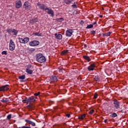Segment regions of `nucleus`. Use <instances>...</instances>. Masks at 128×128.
Instances as JSON below:
<instances>
[{"mask_svg": "<svg viewBox=\"0 0 128 128\" xmlns=\"http://www.w3.org/2000/svg\"><path fill=\"white\" fill-rule=\"evenodd\" d=\"M32 34L35 36H42V33H40V32L36 33L34 32Z\"/></svg>", "mask_w": 128, "mask_h": 128, "instance_id": "nucleus-20", "label": "nucleus"}, {"mask_svg": "<svg viewBox=\"0 0 128 128\" xmlns=\"http://www.w3.org/2000/svg\"><path fill=\"white\" fill-rule=\"evenodd\" d=\"M36 22H38V18H35L30 20L31 24H34V23Z\"/></svg>", "mask_w": 128, "mask_h": 128, "instance_id": "nucleus-25", "label": "nucleus"}, {"mask_svg": "<svg viewBox=\"0 0 128 128\" xmlns=\"http://www.w3.org/2000/svg\"><path fill=\"white\" fill-rule=\"evenodd\" d=\"M27 108L29 110H32V106L28 105L27 106Z\"/></svg>", "mask_w": 128, "mask_h": 128, "instance_id": "nucleus-36", "label": "nucleus"}, {"mask_svg": "<svg viewBox=\"0 0 128 128\" xmlns=\"http://www.w3.org/2000/svg\"><path fill=\"white\" fill-rule=\"evenodd\" d=\"M56 22H64V18H57L56 19Z\"/></svg>", "mask_w": 128, "mask_h": 128, "instance_id": "nucleus-23", "label": "nucleus"}, {"mask_svg": "<svg viewBox=\"0 0 128 128\" xmlns=\"http://www.w3.org/2000/svg\"><path fill=\"white\" fill-rule=\"evenodd\" d=\"M59 72H62V68L59 69Z\"/></svg>", "mask_w": 128, "mask_h": 128, "instance_id": "nucleus-47", "label": "nucleus"}, {"mask_svg": "<svg viewBox=\"0 0 128 128\" xmlns=\"http://www.w3.org/2000/svg\"><path fill=\"white\" fill-rule=\"evenodd\" d=\"M66 116L67 118H70V114H66Z\"/></svg>", "mask_w": 128, "mask_h": 128, "instance_id": "nucleus-42", "label": "nucleus"}, {"mask_svg": "<svg viewBox=\"0 0 128 128\" xmlns=\"http://www.w3.org/2000/svg\"><path fill=\"white\" fill-rule=\"evenodd\" d=\"M25 122H26V124H30L31 126H36V123L30 120H29L28 119H26L25 120Z\"/></svg>", "mask_w": 128, "mask_h": 128, "instance_id": "nucleus-13", "label": "nucleus"}, {"mask_svg": "<svg viewBox=\"0 0 128 128\" xmlns=\"http://www.w3.org/2000/svg\"><path fill=\"white\" fill-rule=\"evenodd\" d=\"M22 102H23V104H28V98H26L24 100H22Z\"/></svg>", "mask_w": 128, "mask_h": 128, "instance_id": "nucleus-29", "label": "nucleus"}, {"mask_svg": "<svg viewBox=\"0 0 128 128\" xmlns=\"http://www.w3.org/2000/svg\"><path fill=\"white\" fill-rule=\"evenodd\" d=\"M120 112H122V114H124V110H120Z\"/></svg>", "mask_w": 128, "mask_h": 128, "instance_id": "nucleus-44", "label": "nucleus"}, {"mask_svg": "<svg viewBox=\"0 0 128 128\" xmlns=\"http://www.w3.org/2000/svg\"><path fill=\"white\" fill-rule=\"evenodd\" d=\"M96 67V64H91L90 66L88 67V70L89 72L94 70V68Z\"/></svg>", "mask_w": 128, "mask_h": 128, "instance_id": "nucleus-14", "label": "nucleus"}, {"mask_svg": "<svg viewBox=\"0 0 128 128\" xmlns=\"http://www.w3.org/2000/svg\"><path fill=\"white\" fill-rule=\"evenodd\" d=\"M23 8H24L26 10H32V6L28 2H24L23 5Z\"/></svg>", "mask_w": 128, "mask_h": 128, "instance_id": "nucleus-6", "label": "nucleus"}, {"mask_svg": "<svg viewBox=\"0 0 128 128\" xmlns=\"http://www.w3.org/2000/svg\"><path fill=\"white\" fill-rule=\"evenodd\" d=\"M22 6V2L20 0H17L16 2V8H20Z\"/></svg>", "mask_w": 128, "mask_h": 128, "instance_id": "nucleus-15", "label": "nucleus"}, {"mask_svg": "<svg viewBox=\"0 0 128 128\" xmlns=\"http://www.w3.org/2000/svg\"><path fill=\"white\" fill-rule=\"evenodd\" d=\"M8 52L6 51H3L2 52V54H7Z\"/></svg>", "mask_w": 128, "mask_h": 128, "instance_id": "nucleus-41", "label": "nucleus"}, {"mask_svg": "<svg viewBox=\"0 0 128 128\" xmlns=\"http://www.w3.org/2000/svg\"><path fill=\"white\" fill-rule=\"evenodd\" d=\"M87 47H88V46L86 45V44H84V48H86Z\"/></svg>", "mask_w": 128, "mask_h": 128, "instance_id": "nucleus-43", "label": "nucleus"}, {"mask_svg": "<svg viewBox=\"0 0 128 128\" xmlns=\"http://www.w3.org/2000/svg\"><path fill=\"white\" fill-rule=\"evenodd\" d=\"M19 80H24L26 78V75H22L18 76Z\"/></svg>", "mask_w": 128, "mask_h": 128, "instance_id": "nucleus-31", "label": "nucleus"}, {"mask_svg": "<svg viewBox=\"0 0 128 128\" xmlns=\"http://www.w3.org/2000/svg\"><path fill=\"white\" fill-rule=\"evenodd\" d=\"M8 100H9L8 98H6L5 100L4 99H2L1 100V102H8Z\"/></svg>", "mask_w": 128, "mask_h": 128, "instance_id": "nucleus-30", "label": "nucleus"}, {"mask_svg": "<svg viewBox=\"0 0 128 128\" xmlns=\"http://www.w3.org/2000/svg\"><path fill=\"white\" fill-rule=\"evenodd\" d=\"M44 12H46L48 14H50L52 18H54V10L52 8L46 7V9H45Z\"/></svg>", "mask_w": 128, "mask_h": 128, "instance_id": "nucleus-2", "label": "nucleus"}, {"mask_svg": "<svg viewBox=\"0 0 128 128\" xmlns=\"http://www.w3.org/2000/svg\"><path fill=\"white\" fill-rule=\"evenodd\" d=\"M18 40L20 44H27V42H28V41L30 40V38H25L24 39L22 38H19Z\"/></svg>", "mask_w": 128, "mask_h": 128, "instance_id": "nucleus-8", "label": "nucleus"}, {"mask_svg": "<svg viewBox=\"0 0 128 128\" xmlns=\"http://www.w3.org/2000/svg\"><path fill=\"white\" fill-rule=\"evenodd\" d=\"M82 58L84 60H86L87 62H90V60H90V56H83Z\"/></svg>", "mask_w": 128, "mask_h": 128, "instance_id": "nucleus-18", "label": "nucleus"}, {"mask_svg": "<svg viewBox=\"0 0 128 128\" xmlns=\"http://www.w3.org/2000/svg\"><path fill=\"white\" fill-rule=\"evenodd\" d=\"M104 122H105V124H106V122H108V120H104Z\"/></svg>", "mask_w": 128, "mask_h": 128, "instance_id": "nucleus-45", "label": "nucleus"}, {"mask_svg": "<svg viewBox=\"0 0 128 128\" xmlns=\"http://www.w3.org/2000/svg\"><path fill=\"white\" fill-rule=\"evenodd\" d=\"M37 6L40 10H45L48 7L44 4H41L40 3L37 4Z\"/></svg>", "mask_w": 128, "mask_h": 128, "instance_id": "nucleus-11", "label": "nucleus"}, {"mask_svg": "<svg viewBox=\"0 0 128 128\" xmlns=\"http://www.w3.org/2000/svg\"><path fill=\"white\" fill-rule=\"evenodd\" d=\"M74 34V30L72 29H69L66 31V36L70 37L71 36H72Z\"/></svg>", "mask_w": 128, "mask_h": 128, "instance_id": "nucleus-12", "label": "nucleus"}, {"mask_svg": "<svg viewBox=\"0 0 128 128\" xmlns=\"http://www.w3.org/2000/svg\"><path fill=\"white\" fill-rule=\"evenodd\" d=\"M81 22H84V20H81Z\"/></svg>", "mask_w": 128, "mask_h": 128, "instance_id": "nucleus-49", "label": "nucleus"}, {"mask_svg": "<svg viewBox=\"0 0 128 128\" xmlns=\"http://www.w3.org/2000/svg\"><path fill=\"white\" fill-rule=\"evenodd\" d=\"M58 80V77L56 76H52L50 78V81L52 82H56Z\"/></svg>", "mask_w": 128, "mask_h": 128, "instance_id": "nucleus-16", "label": "nucleus"}, {"mask_svg": "<svg viewBox=\"0 0 128 128\" xmlns=\"http://www.w3.org/2000/svg\"><path fill=\"white\" fill-rule=\"evenodd\" d=\"M94 80H96V82H98V80H100V78L98 77V75L94 76Z\"/></svg>", "mask_w": 128, "mask_h": 128, "instance_id": "nucleus-27", "label": "nucleus"}, {"mask_svg": "<svg viewBox=\"0 0 128 128\" xmlns=\"http://www.w3.org/2000/svg\"><path fill=\"white\" fill-rule=\"evenodd\" d=\"M72 0H66L65 1V4H72Z\"/></svg>", "mask_w": 128, "mask_h": 128, "instance_id": "nucleus-28", "label": "nucleus"}, {"mask_svg": "<svg viewBox=\"0 0 128 128\" xmlns=\"http://www.w3.org/2000/svg\"><path fill=\"white\" fill-rule=\"evenodd\" d=\"M72 8H78V6H76V3H74L72 6Z\"/></svg>", "mask_w": 128, "mask_h": 128, "instance_id": "nucleus-33", "label": "nucleus"}, {"mask_svg": "<svg viewBox=\"0 0 128 128\" xmlns=\"http://www.w3.org/2000/svg\"><path fill=\"white\" fill-rule=\"evenodd\" d=\"M110 34H112V32H109L107 33H105V34H104L102 33V35L103 36H110Z\"/></svg>", "mask_w": 128, "mask_h": 128, "instance_id": "nucleus-21", "label": "nucleus"}, {"mask_svg": "<svg viewBox=\"0 0 128 128\" xmlns=\"http://www.w3.org/2000/svg\"><path fill=\"white\" fill-rule=\"evenodd\" d=\"M94 110H91L90 111L88 112L89 114H94Z\"/></svg>", "mask_w": 128, "mask_h": 128, "instance_id": "nucleus-37", "label": "nucleus"}, {"mask_svg": "<svg viewBox=\"0 0 128 128\" xmlns=\"http://www.w3.org/2000/svg\"><path fill=\"white\" fill-rule=\"evenodd\" d=\"M113 104H114V108H115L116 110H118V108H120V102L116 99H114Z\"/></svg>", "mask_w": 128, "mask_h": 128, "instance_id": "nucleus-3", "label": "nucleus"}, {"mask_svg": "<svg viewBox=\"0 0 128 128\" xmlns=\"http://www.w3.org/2000/svg\"><path fill=\"white\" fill-rule=\"evenodd\" d=\"M29 66H30H30H30V65H29Z\"/></svg>", "mask_w": 128, "mask_h": 128, "instance_id": "nucleus-50", "label": "nucleus"}, {"mask_svg": "<svg viewBox=\"0 0 128 128\" xmlns=\"http://www.w3.org/2000/svg\"><path fill=\"white\" fill-rule=\"evenodd\" d=\"M92 24H93V25L96 24V22H94Z\"/></svg>", "mask_w": 128, "mask_h": 128, "instance_id": "nucleus-46", "label": "nucleus"}, {"mask_svg": "<svg viewBox=\"0 0 128 128\" xmlns=\"http://www.w3.org/2000/svg\"><path fill=\"white\" fill-rule=\"evenodd\" d=\"M18 128H32L30 127V125H28V126H23L22 127H19Z\"/></svg>", "mask_w": 128, "mask_h": 128, "instance_id": "nucleus-35", "label": "nucleus"}, {"mask_svg": "<svg viewBox=\"0 0 128 128\" xmlns=\"http://www.w3.org/2000/svg\"><path fill=\"white\" fill-rule=\"evenodd\" d=\"M54 36L56 40H62V34H58L56 33Z\"/></svg>", "mask_w": 128, "mask_h": 128, "instance_id": "nucleus-17", "label": "nucleus"}, {"mask_svg": "<svg viewBox=\"0 0 128 128\" xmlns=\"http://www.w3.org/2000/svg\"><path fill=\"white\" fill-rule=\"evenodd\" d=\"M86 114H84L82 115H80L78 116V120H84L86 118Z\"/></svg>", "mask_w": 128, "mask_h": 128, "instance_id": "nucleus-22", "label": "nucleus"}, {"mask_svg": "<svg viewBox=\"0 0 128 128\" xmlns=\"http://www.w3.org/2000/svg\"><path fill=\"white\" fill-rule=\"evenodd\" d=\"M93 98L94 100H96V98H98V93L94 94Z\"/></svg>", "mask_w": 128, "mask_h": 128, "instance_id": "nucleus-38", "label": "nucleus"}, {"mask_svg": "<svg viewBox=\"0 0 128 128\" xmlns=\"http://www.w3.org/2000/svg\"><path fill=\"white\" fill-rule=\"evenodd\" d=\"M26 126H27V124H26Z\"/></svg>", "mask_w": 128, "mask_h": 128, "instance_id": "nucleus-51", "label": "nucleus"}, {"mask_svg": "<svg viewBox=\"0 0 128 128\" xmlns=\"http://www.w3.org/2000/svg\"><path fill=\"white\" fill-rule=\"evenodd\" d=\"M110 118H116V116H118V114H116V113H113L112 114L110 115Z\"/></svg>", "mask_w": 128, "mask_h": 128, "instance_id": "nucleus-24", "label": "nucleus"}, {"mask_svg": "<svg viewBox=\"0 0 128 128\" xmlns=\"http://www.w3.org/2000/svg\"><path fill=\"white\" fill-rule=\"evenodd\" d=\"M90 34H96V31L94 30H92V31H90Z\"/></svg>", "mask_w": 128, "mask_h": 128, "instance_id": "nucleus-40", "label": "nucleus"}, {"mask_svg": "<svg viewBox=\"0 0 128 128\" xmlns=\"http://www.w3.org/2000/svg\"><path fill=\"white\" fill-rule=\"evenodd\" d=\"M68 50H64L61 52V54H62V56H64V54H68Z\"/></svg>", "mask_w": 128, "mask_h": 128, "instance_id": "nucleus-26", "label": "nucleus"}, {"mask_svg": "<svg viewBox=\"0 0 128 128\" xmlns=\"http://www.w3.org/2000/svg\"><path fill=\"white\" fill-rule=\"evenodd\" d=\"M9 50L12 52V50H14V48H16V44H14V42L12 41V40H10L9 44Z\"/></svg>", "mask_w": 128, "mask_h": 128, "instance_id": "nucleus-5", "label": "nucleus"}, {"mask_svg": "<svg viewBox=\"0 0 128 128\" xmlns=\"http://www.w3.org/2000/svg\"><path fill=\"white\" fill-rule=\"evenodd\" d=\"M7 120H10V118H12V114H10L7 116L6 118Z\"/></svg>", "mask_w": 128, "mask_h": 128, "instance_id": "nucleus-34", "label": "nucleus"}, {"mask_svg": "<svg viewBox=\"0 0 128 128\" xmlns=\"http://www.w3.org/2000/svg\"><path fill=\"white\" fill-rule=\"evenodd\" d=\"M36 60L40 64H42L46 62V58L42 54L40 53L36 54Z\"/></svg>", "mask_w": 128, "mask_h": 128, "instance_id": "nucleus-1", "label": "nucleus"}, {"mask_svg": "<svg viewBox=\"0 0 128 128\" xmlns=\"http://www.w3.org/2000/svg\"><path fill=\"white\" fill-rule=\"evenodd\" d=\"M6 32H8V34H10V32H12L13 34V36H18V30L14 28H10L6 29Z\"/></svg>", "mask_w": 128, "mask_h": 128, "instance_id": "nucleus-4", "label": "nucleus"}, {"mask_svg": "<svg viewBox=\"0 0 128 128\" xmlns=\"http://www.w3.org/2000/svg\"><path fill=\"white\" fill-rule=\"evenodd\" d=\"M40 44V42L38 40H33L29 43L30 46H36Z\"/></svg>", "mask_w": 128, "mask_h": 128, "instance_id": "nucleus-7", "label": "nucleus"}, {"mask_svg": "<svg viewBox=\"0 0 128 128\" xmlns=\"http://www.w3.org/2000/svg\"><path fill=\"white\" fill-rule=\"evenodd\" d=\"M94 28V24H90L86 27V28Z\"/></svg>", "mask_w": 128, "mask_h": 128, "instance_id": "nucleus-32", "label": "nucleus"}, {"mask_svg": "<svg viewBox=\"0 0 128 128\" xmlns=\"http://www.w3.org/2000/svg\"><path fill=\"white\" fill-rule=\"evenodd\" d=\"M36 98L34 96L27 98L28 104H30L32 102H34V101L36 100Z\"/></svg>", "mask_w": 128, "mask_h": 128, "instance_id": "nucleus-9", "label": "nucleus"}, {"mask_svg": "<svg viewBox=\"0 0 128 128\" xmlns=\"http://www.w3.org/2000/svg\"><path fill=\"white\" fill-rule=\"evenodd\" d=\"M99 16H100V18H102L103 16H102V15H100Z\"/></svg>", "mask_w": 128, "mask_h": 128, "instance_id": "nucleus-48", "label": "nucleus"}, {"mask_svg": "<svg viewBox=\"0 0 128 128\" xmlns=\"http://www.w3.org/2000/svg\"><path fill=\"white\" fill-rule=\"evenodd\" d=\"M26 72L28 74H32L34 71L32 70H30L28 68H26Z\"/></svg>", "mask_w": 128, "mask_h": 128, "instance_id": "nucleus-19", "label": "nucleus"}, {"mask_svg": "<svg viewBox=\"0 0 128 128\" xmlns=\"http://www.w3.org/2000/svg\"><path fill=\"white\" fill-rule=\"evenodd\" d=\"M40 92H38L37 93L34 94V96H40Z\"/></svg>", "mask_w": 128, "mask_h": 128, "instance_id": "nucleus-39", "label": "nucleus"}, {"mask_svg": "<svg viewBox=\"0 0 128 128\" xmlns=\"http://www.w3.org/2000/svg\"><path fill=\"white\" fill-rule=\"evenodd\" d=\"M10 88H8V85L6 84L0 87V92H6V90H8Z\"/></svg>", "mask_w": 128, "mask_h": 128, "instance_id": "nucleus-10", "label": "nucleus"}]
</instances>
